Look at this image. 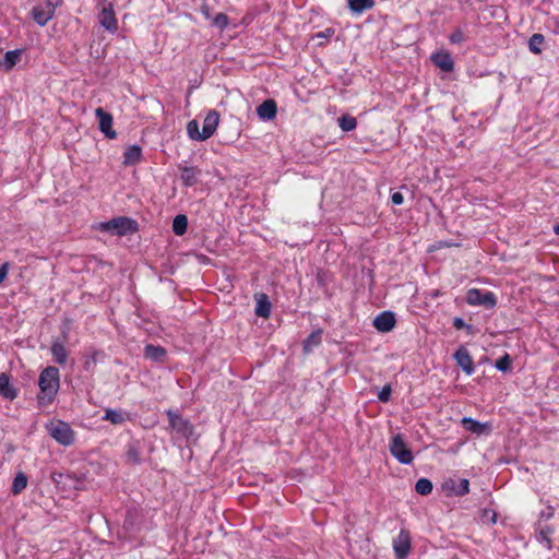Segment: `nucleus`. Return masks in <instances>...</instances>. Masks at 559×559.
<instances>
[{
    "instance_id": "1",
    "label": "nucleus",
    "mask_w": 559,
    "mask_h": 559,
    "mask_svg": "<svg viewBox=\"0 0 559 559\" xmlns=\"http://www.w3.org/2000/svg\"><path fill=\"white\" fill-rule=\"evenodd\" d=\"M39 393L37 401L40 406L50 404L60 386V373L57 367L49 366L45 368L38 379Z\"/></svg>"
},
{
    "instance_id": "2",
    "label": "nucleus",
    "mask_w": 559,
    "mask_h": 559,
    "mask_svg": "<svg viewBox=\"0 0 559 559\" xmlns=\"http://www.w3.org/2000/svg\"><path fill=\"white\" fill-rule=\"evenodd\" d=\"M97 229L117 236H127L138 230V223L129 217L119 216L98 224Z\"/></svg>"
},
{
    "instance_id": "3",
    "label": "nucleus",
    "mask_w": 559,
    "mask_h": 559,
    "mask_svg": "<svg viewBox=\"0 0 559 559\" xmlns=\"http://www.w3.org/2000/svg\"><path fill=\"white\" fill-rule=\"evenodd\" d=\"M47 433L63 447H69L74 442V431L71 426L60 419H52L46 424Z\"/></svg>"
},
{
    "instance_id": "4",
    "label": "nucleus",
    "mask_w": 559,
    "mask_h": 559,
    "mask_svg": "<svg viewBox=\"0 0 559 559\" xmlns=\"http://www.w3.org/2000/svg\"><path fill=\"white\" fill-rule=\"evenodd\" d=\"M391 455L396 459L401 464L408 465L413 462L414 456L411 449L407 447L401 433L393 436L389 443Z\"/></svg>"
},
{
    "instance_id": "5",
    "label": "nucleus",
    "mask_w": 559,
    "mask_h": 559,
    "mask_svg": "<svg viewBox=\"0 0 559 559\" xmlns=\"http://www.w3.org/2000/svg\"><path fill=\"white\" fill-rule=\"evenodd\" d=\"M466 302L469 306H484L487 309H492L497 305V297L492 292L471 288L466 293Z\"/></svg>"
},
{
    "instance_id": "6",
    "label": "nucleus",
    "mask_w": 559,
    "mask_h": 559,
    "mask_svg": "<svg viewBox=\"0 0 559 559\" xmlns=\"http://www.w3.org/2000/svg\"><path fill=\"white\" fill-rule=\"evenodd\" d=\"M99 24L108 32L116 33L118 31V22L114 11L112 3L107 2L103 5L98 16Z\"/></svg>"
},
{
    "instance_id": "7",
    "label": "nucleus",
    "mask_w": 559,
    "mask_h": 559,
    "mask_svg": "<svg viewBox=\"0 0 559 559\" xmlns=\"http://www.w3.org/2000/svg\"><path fill=\"white\" fill-rule=\"evenodd\" d=\"M393 549L396 558L404 559L411 550V535L406 530H401L397 536L393 539Z\"/></svg>"
},
{
    "instance_id": "8",
    "label": "nucleus",
    "mask_w": 559,
    "mask_h": 559,
    "mask_svg": "<svg viewBox=\"0 0 559 559\" xmlns=\"http://www.w3.org/2000/svg\"><path fill=\"white\" fill-rule=\"evenodd\" d=\"M95 116L98 119L99 130L108 138L115 139L116 131L112 129V116L102 107L95 109Z\"/></svg>"
},
{
    "instance_id": "9",
    "label": "nucleus",
    "mask_w": 559,
    "mask_h": 559,
    "mask_svg": "<svg viewBox=\"0 0 559 559\" xmlns=\"http://www.w3.org/2000/svg\"><path fill=\"white\" fill-rule=\"evenodd\" d=\"M180 170V179L187 188L193 187L199 182L201 169L195 166L182 165L178 166Z\"/></svg>"
},
{
    "instance_id": "10",
    "label": "nucleus",
    "mask_w": 559,
    "mask_h": 559,
    "mask_svg": "<svg viewBox=\"0 0 559 559\" xmlns=\"http://www.w3.org/2000/svg\"><path fill=\"white\" fill-rule=\"evenodd\" d=\"M453 358L455 359L457 366H460L467 376L474 373L475 365L472 356L469 355L468 350L465 347H460L454 353Z\"/></svg>"
},
{
    "instance_id": "11",
    "label": "nucleus",
    "mask_w": 559,
    "mask_h": 559,
    "mask_svg": "<svg viewBox=\"0 0 559 559\" xmlns=\"http://www.w3.org/2000/svg\"><path fill=\"white\" fill-rule=\"evenodd\" d=\"M395 317L391 311H383L373 319V326L382 333L390 332L395 326Z\"/></svg>"
},
{
    "instance_id": "12",
    "label": "nucleus",
    "mask_w": 559,
    "mask_h": 559,
    "mask_svg": "<svg viewBox=\"0 0 559 559\" xmlns=\"http://www.w3.org/2000/svg\"><path fill=\"white\" fill-rule=\"evenodd\" d=\"M461 424L464 429L477 436L489 435L491 431V426L488 423H480L472 417H463Z\"/></svg>"
},
{
    "instance_id": "13",
    "label": "nucleus",
    "mask_w": 559,
    "mask_h": 559,
    "mask_svg": "<svg viewBox=\"0 0 559 559\" xmlns=\"http://www.w3.org/2000/svg\"><path fill=\"white\" fill-rule=\"evenodd\" d=\"M31 16L37 25L45 26L52 20L55 12L45 4H37L32 9Z\"/></svg>"
},
{
    "instance_id": "14",
    "label": "nucleus",
    "mask_w": 559,
    "mask_h": 559,
    "mask_svg": "<svg viewBox=\"0 0 559 559\" xmlns=\"http://www.w3.org/2000/svg\"><path fill=\"white\" fill-rule=\"evenodd\" d=\"M219 123V115L216 110L212 109L210 110L204 120L202 126V136L205 138V140L210 139L216 131Z\"/></svg>"
},
{
    "instance_id": "15",
    "label": "nucleus",
    "mask_w": 559,
    "mask_h": 559,
    "mask_svg": "<svg viewBox=\"0 0 559 559\" xmlns=\"http://www.w3.org/2000/svg\"><path fill=\"white\" fill-rule=\"evenodd\" d=\"M277 114V106L275 100L266 99L257 107V115L263 121L273 120Z\"/></svg>"
},
{
    "instance_id": "16",
    "label": "nucleus",
    "mask_w": 559,
    "mask_h": 559,
    "mask_svg": "<svg viewBox=\"0 0 559 559\" xmlns=\"http://www.w3.org/2000/svg\"><path fill=\"white\" fill-rule=\"evenodd\" d=\"M102 419L114 425H121L130 419V415L127 411L123 409L107 408L105 409V414Z\"/></svg>"
},
{
    "instance_id": "17",
    "label": "nucleus",
    "mask_w": 559,
    "mask_h": 559,
    "mask_svg": "<svg viewBox=\"0 0 559 559\" xmlns=\"http://www.w3.org/2000/svg\"><path fill=\"white\" fill-rule=\"evenodd\" d=\"M431 60L442 71L450 72L454 68L453 59L448 52L433 53Z\"/></svg>"
},
{
    "instance_id": "18",
    "label": "nucleus",
    "mask_w": 559,
    "mask_h": 559,
    "mask_svg": "<svg viewBox=\"0 0 559 559\" xmlns=\"http://www.w3.org/2000/svg\"><path fill=\"white\" fill-rule=\"evenodd\" d=\"M142 158V148L139 145H130L123 153V165L133 166L140 163Z\"/></svg>"
},
{
    "instance_id": "19",
    "label": "nucleus",
    "mask_w": 559,
    "mask_h": 559,
    "mask_svg": "<svg viewBox=\"0 0 559 559\" xmlns=\"http://www.w3.org/2000/svg\"><path fill=\"white\" fill-rule=\"evenodd\" d=\"M167 415L171 428L185 435L191 431V425L189 424L188 420L183 419L181 416L175 414L171 411H168Z\"/></svg>"
},
{
    "instance_id": "20",
    "label": "nucleus",
    "mask_w": 559,
    "mask_h": 559,
    "mask_svg": "<svg viewBox=\"0 0 559 559\" xmlns=\"http://www.w3.org/2000/svg\"><path fill=\"white\" fill-rule=\"evenodd\" d=\"M0 395L9 401H13L17 396V391L10 384L7 373L0 374Z\"/></svg>"
},
{
    "instance_id": "21",
    "label": "nucleus",
    "mask_w": 559,
    "mask_h": 559,
    "mask_svg": "<svg viewBox=\"0 0 559 559\" xmlns=\"http://www.w3.org/2000/svg\"><path fill=\"white\" fill-rule=\"evenodd\" d=\"M50 352H51V355L53 357V360L60 365V366H63L66 365L67 360H68V350L67 348L64 347V345L60 342H53L51 347H50Z\"/></svg>"
},
{
    "instance_id": "22",
    "label": "nucleus",
    "mask_w": 559,
    "mask_h": 559,
    "mask_svg": "<svg viewBox=\"0 0 559 559\" xmlns=\"http://www.w3.org/2000/svg\"><path fill=\"white\" fill-rule=\"evenodd\" d=\"M255 314L264 319L271 314V302L265 294H261L257 299Z\"/></svg>"
},
{
    "instance_id": "23",
    "label": "nucleus",
    "mask_w": 559,
    "mask_h": 559,
    "mask_svg": "<svg viewBox=\"0 0 559 559\" xmlns=\"http://www.w3.org/2000/svg\"><path fill=\"white\" fill-rule=\"evenodd\" d=\"M554 534V528L550 525H546L539 530L536 534V540L543 545L546 549L551 550L552 540L551 535Z\"/></svg>"
},
{
    "instance_id": "24",
    "label": "nucleus",
    "mask_w": 559,
    "mask_h": 559,
    "mask_svg": "<svg viewBox=\"0 0 559 559\" xmlns=\"http://www.w3.org/2000/svg\"><path fill=\"white\" fill-rule=\"evenodd\" d=\"M22 55L21 49L9 50L5 52L3 60L1 61V67L5 71H10L14 68V66L20 61V57Z\"/></svg>"
},
{
    "instance_id": "25",
    "label": "nucleus",
    "mask_w": 559,
    "mask_h": 559,
    "mask_svg": "<svg viewBox=\"0 0 559 559\" xmlns=\"http://www.w3.org/2000/svg\"><path fill=\"white\" fill-rule=\"evenodd\" d=\"M166 349L162 346L148 344L144 348L145 357L153 361H163L166 357Z\"/></svg>"
},
{
    "instance_id": "26",
    "label": "nucleus",
    "mask_w": 559,
    "mask_h": 559,
    "mask_svg": "<svg viewBox=\"0 0 559 559\" xmlns=\"http://www.w3.org/2000/svg\"><path fill=\"white\" fill-rule=\"evenodd\" d=\"M348 8L353 13L360 14L374 7V0H347Z\"/></svg>"
},
{
    "instance_id": "27",
    "label": "nucleus",
    "mask_w": 559,
    "mask_h": 559,
    "mask_svg": "<svg viewBox=\"0 0 559 559\" xmlns=\"http://www.w3.org/2000/svg\"><path fill=\"white\" fill-rule=\"evenodd\" d=\"M322 341V330L318 329L313 331L305 341L302 344L304 352L310 353L313 347H317L321 344Z\"/></svg>"
},
{
    "instance_id": "28",
    "label": "nucleus",
    "mask_w": 559,
    "mask_h": 559,
    "mask_svg": "<svg viewBox=\"0 0 559 559\" xmlns=\"http://www.w3.org/2000/svg\"><path fill=\"white\" fill-rule=\"evenodd\" d=\"M188 218L183 214L177 215L173 221V231L177 236H181L187 231Z\"/></svg>"
},
{
    "instance_id": "29",
    "label": "nucleus",
    "mask_w": 559,
    "mask_h": 559,
    "mask_svg": "<svg viewBox=\"0 0 559 559\" xmlns=\"http://www.w3.org/2000/svg\"><path fill=\"white\" fill-rule=\"evenodd\" d=\"M337 122H338V127L345 131V132H349V131H353L356 129L357 127V120L355 117L353 116H349V115H342L338 119H337Z\"/></svg>"
},
{
    "instance_id": "30",
    "label": "nucleus",
    "mask_w": 559,
    "mask_h": 559,
    "mask_svg": "<svg viewBox=\"0 0 559 559\" xmlns=\"http://www.w3.org/2000/svg\"><path fill=\"white\" fill-rule=\"evenodd\" d=\"M187 133L189 138L193 141H205V138L202 136V131L199 130V122L195 119L188 122Z\"/></svg>"
},
{
    "instance_id": "31",
    "label": "nucleus",
    "mask_w": 559,
    "mask_h": 559,
    "mask_svg": "<svg viewBox=\"0 0 559 559\" xmlns=\"http://www.w3.org/2000/svg\"><path fill=\"white\" fill-rule=\"evenodd\" d=\"M27 486V477L24 473H19L12 483L11 491L13 495L21 493Z\"/></svg>"
},
{
    "instance_id": "32",
    "label": "nucleus",
    "mask_w": 559,
    "mask_h": 559,
    "mask_svg": "<svg viewBox=\"0 0 559 559\" xmlns=\"http://www.w3.org/2000/svg\"><path fill=\"white\" fill-rule=\"evenodd\" d=\"M432 483L428 478H419L415 484V490L421 496H427L432 491Z\"/></svg>"
},
{
    "instance_id": "33",
    "label": "nucleus",
    "mask_w": 559,
    "mask_h": 559,
    "mask_svg": "<svg viewBox=\"0 0 559 559\" xmlns=\"http://www.w3.org/2000/svg\"><path fill=\"white\" fill-rule=\"evenodd\" d=\"M545 38L542 34H534L528 40V48L533 53H540Z\"/></svg>"
},
{
    "instance_id": "34",
    "label": "nucleus",
    "mask_w": 559,
    "mask_h": 559,
    "mask_svg": "<svg viewBox=\"0 0 559 559\" xmlns=\"http://www.w3.org/2000/svg\"><path fill=\"white\" fill-rule=\"evenodd\" d=\"M213 25L219 31H224L229 25V17L225 13H217L212 21Z\"/></svg>"
},
{
    "instance_id": "35",
    "label": "nucleus",
    "mask_w": 559,
    "mask_h": 559,
    "mask_svg": "<svg viewBox=\"0 0 559 559\" xmlns=\"http://www.w3.org/2000/svg\"><path fill=\"white\" fill-rule=\"evenodd\" d=\"M495 367L499 370V371H509L510 368H511V359L509 357L508 354H506L504 356H502L501 358H499L496 364H495Z\"/></svg>"
},
{
    "instance_id": "36",
    "label": "nucleus",
    "mask_w": 559,
    "mask_h": 559,
    "mask_svg": "<svg viewBox=\"0 0 559 559\" xmlns=\"http://www.w3.org/2000/svg\"><path fill=\"white\" fill-rule=\"evenodd\" d=\"M457 496H464L469 491V483L467 479H460L459 484L454 489Z\"/></svg>"
},
{
    "instance_id": "37",
    "label": "nucleus",
    "mask_w": 559,
    "mask_h": 559,
    "mask_svg": "<svg viewBox=\"0 0 559 559\" xmlns=\"http://www.w3.org/2000/svg\"><path fill=\"white\" fill-rule=\"evenodd\" d=\"M392 394V389L390 384H385L381 391L378 393V400L382 403H386L390 401Z\"/></svg>"
},
{
    "instance_id": "38",
    "label": "nucleus",
    "mask_w": 559,
    "mask_h": 559,
    "mask_svg": "<svg viewBox=\"0 0 559 559\" xmlns=\"http://www.w3.org/2000/svg\"><path fill=\"white\" fill-rule=\"evenodd\" d=\"M449 40L454 44L459 45L465 40V36L462 29L456 28L450 36Z\"/></svg>"
},
{
    "instance_id": "39",
    "label": "nucleus",
    "mask_w": 559,
    "mask_h": 559,
    "mask_svg": "<svg viewBox=\"0 0 559 559\" xmlns=\"http://www.w3.org/2000/svg\"><path fill=\"white\" fill-rule=\"evenodd\" d=\"M127 455H128L129 460H131L134 463H140L141 462L140 452L133 445L129 447V449L127 451Z\"/></svg>"
},
{
    "instance_id": "40",
    "label": "nucleus",
    "mask_w": 559,
    "mask_h": 559,
    "mask_svg": "<svg viewBox=\"0 0 559 559\" xmlns=\"http://www.w3.org/2000/svg\"><path fill=\"white\" fill-rule=\"evenodd\" d=\"M496 520H497V514H496L495 511L487 510V509L484 510V513H483V521L484 522L495 524Z\"/></svg>"
},
{
    "instance_id": "41",
    "label": "nucleus",
    "mask_w": 559,
    "mask_h": 559,
    "mask_svg": "<svg viewBox=\"0 0 559 559\" xmlns=\"http://www.w3.org/2000/svg\"><path fill=\"white\" fill-rule=\"evenodd\" d=\"M555 514V510L552 507L548 506L545 510H542L539 513V519L542 520H550Z\"/></svg>"
},
{
    "instance_id": "42",
    "label": "nucleus",
    "mask_w": 559,
    "mask_h": 559,
    "mask_svg": "<svg viewBox=\"0 0 559 559\" xmlns=\"http://www.w3.org/2000/svg\"><path fill=\"white\" fill-rule=\"evenodd\" d=\"M453 326L456 329V330H461V329H464L466 328L468 331L472 330V325H468L464 322V320L462 318H454L453 320Z\"/></svg>"
},
{
    "instance_id": "43",
    "label": "nucleus",
    "mask_w": 559,
    "mask_h": 559,
    "mask_svg": "<svg viewBox=\"0 0 559 559\" xmlns=\"http://www.w3.org/2000/svg\"><path fill=\"white\" fill-rule=\"evenodd\" d=\"M391 201L394 205H401L404 202V197L401 192H394L391 195Z\"/></svg>"
},
{
    "instance_id": "44",
    "label": "nucleus",
    "mask_w": 559,
    "mask_h": 559,
    "mask_svg": "<svg viewBox=\"0 0 559 559\" xmlns=\"http://www.w3.org/2000/svg\"><path fill=\"white\" fill-rule=\"evenodd\" d=\"M62 0H46L45 5L56 12L57 7L61 4Z\"/></svg>"
},
{
    "instance_id": "45",
    "label": "nucleus",
    "mask_w": 559,
    "mask_h": 559,
    "mask_svg": "<svg viewBox=\"0 0 559 559\" xmlns=\"http://www.w3.org/2000/svg\"><path fill=\"white\" fill-rule=\"evenodd\" d=\"M334 33V31L332 28H328L325 29L324 32H320L317 34V37H323V38H326V37H330L332 36Z\"/></svg>"
},
{
    "instance_id": "46",
    "label": "nucleus",
    "mask_w": 559,
    "mask_h": 559,
    "mask_svg": "<svg viewBox=\"0 0 559 559\" xmlns=\"http://www.w3.org/2000/svg\"><path fill=\"white\" fill-rule=\"evenodd\" d=\"M554 23H555L554 32H555L556 34H559V21H555Z\"/></svg>"
},
{
    "instance_id": "47",
    "label": "nucleus",
    "mask_w": 559,
    "mask_h": 559,
    "mask_svg": "<svg viewBox=\"0 0 559 559\" xmlns=\"http://www.w3.org/2000/svg\"><path fill=\"white\" fill-rule=\"evenodd\" d=\"M554 233L559 236V224L554 226Z\"/></svg>"
},
{
    "instance_id": "48",
    "label": "nucleus",
    "mask_w": 559,
    "mask_h": 559,
    "mask_svg": "<svg viewBox=\"0 0 559 559\" xmlns=\"http://www.w3.org/2000/svg\"><path fill=\"white\" fill-rule=\"evenodd\" d=\"M431 296H432V297H438V296H439V292H438V290H433V292L431 293Z\"/></svg>"
}]
</instances>
